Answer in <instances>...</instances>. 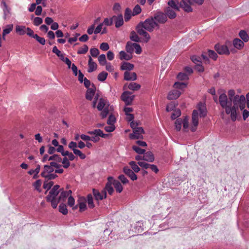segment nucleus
<instances>
[{
  "instance_id": "1",
  "label": "nucleus",
  "mask_w": 249,
  "mask_h": 249,
  "mask_svg": "<svg viewBox=\"0 0 249 249\" xmlns=\"http://www.w3.org/2000/svg\"><path fill=\"white\" fill-rule=\"evenodd\" d=\"M156 27L159 28V25H158V23L154 20V18L151 17L145 19L144 22H140L137 25L136 30L139 35L143 36V41L147 42L150 39V36L145 30L151 32L153 31Z\"/></svg>"
},
{
  "instance_id": "2",
  "label": "nucleus",
  "mask_w": 249,
  "mask_h": 249,
  "mask_svg": "<svg viewBox=\"0 0 249 249\" xmlns=\"http://www.w3.org/2000/svg\"><path fill=\"white\" fill-rule=\"evenodd\" d=\"M88 134L90 135H94L93 137H90V141L97 142L99 141V137L106 138L109 136L108 134H104L103 131L101 129H95L93 131H89L87 132Z\"/></svg>"
},
{
  "instance_id": "3",
  "label": "nucleus",
  "mask_w": 249,
  "mask_h": 249,
  "mask_svg": "<svg viewBox=\"0 0 249 249\" xmlns=\"http://www.w3.org/2000/svg\"><path fill=\"white\" fill-rule=\"evenodd\" d=\"M233 103L236 109H238V106L241 110H243L246 106V99L244 95H236L233 97Z\"/></svg>"
},
{
  "instance_id": "4",
  "label": "nucleus",
  "mask_w": 249,
  "mask_h": 249,
  "mask_svg": "<svg viewBox=\"0 0 249 249\" xmlns=\"http://www.w3.org/2000/svg\"><path fill=\"white\" fill-rule=\"evenodd\" d=\"M225 108V112L227 114H231V118L232 121H235L237 119V110L236 107L233 106L231 107V102H229V105L226 107H223Z\"/></svg>"
},
{
  "instance_id": "5",
  "label": "nucleus",
  "mask_w": 249,
  "mask_h": 249,
  "mask_svg": "<svg viewBox=\"0 0 249 249\" xmlns=\"http://www.w3.org/2000/svg\"><path fill=\"white\" fill-rule=\"evenodd\" d=\"M152 17L154 18V20L158 23V25H159V24H164L167 20V16L164 13L160 11L157 12Z\"/></svg>"
},
{
  "instance_id": "6",
  "label": "nucleus",
  "mask_w": 249,
  "mask_h": 249,
  "mask_svg": "<svg viewBox=\"0 0 249 249\" xmlns=\"http://www.w3.org/2000/svg\"><path fill=\"white\" fill-rule=\"evenodd\" d=\"M132 94L131 92L126 91L123 92L121 95V99L124 101L126 105H131L133 101L135 96H129Z\"/></svg>"
},
{
  "instance_id": "7",
  "label": "nucleus",
  "mask_w": 249,
  "mask_h": 249,
  "mask_svg": "<svg viewBox=\"0 0 249 249\" xmlns=\"http://www.w3.org/2000/svg\"><path fill=\"white\" fill-rule=\"evenodd\" d=\"M144 133L143 129L142 127H140L134 130L133 133L129 134V138L130 139H143L142 134Z\"/></svg>"
},
{
  "instance_id": "8",
  "label": "nucleus",
  "mask_w": 249,
  "mask_h": 249,
  "mask_svg": "<svg viewBox=\"0 0 249 249\" xmlns=\"http://www.w3.org/2000/svg\"><path fill=\"white\" fill-rule=\"evenodd\" d=\"M192 120L193 126H191V130L192 132H195L198 124V113L196 110L193 111Z\"/></svg>"
},
{
  "instance_id": "9",
  "label": "nucleus",
  "mask_w": 249,
  "mask_h": 249,
  "mask_svg": "<svg viewBox=\"0 0 249 249\" xmlns=\"http://www.w3.org/2000/svg\"><path fill=\"white\" fill-rule=\"evenodd\" d=\"M214 48L219 54L228 55L230 54L229 50L226 45L216 44L214 46Z\"/></svg>"
},
{
  "instance_id": "10",
  "label": "nucleus",
  "mask_w": 249,
  "mask_h": 249,
  "mask_svg": "<svg viewBox=\"0 0 249 249\" xmlns=\"http://www.w3.org/2000/svg\"><path fill=\"white\" fill-rule=\"evenodd\" d=\"M123 172L126 175L129 177L131 180L134 181L137 179V176L135 174V172L128 167H124L123 168Z\"/></svg>"
},
{
  "instance_id": "11",
  "label": "nucleus",
  "mask_w": 249,
  "mask_h": 249,
  "mask_svg": "<svg viewBox=\"0 0 249 249\" xmlns=\"http://www.w3.org/2000/svg\"><path fill=\"white\" fill-rule=\"evenodd\" d=\"M93 194L95 199L97 200H102L107 196V194L105 190H102L101 192H100L98 190L93 189Z\"/></svg>"
},
{
  "instance_id": "12",
  "label": "nucleus",
  "mask_w": 249,
  "mask_h": 249,
  "mask_svg": "<svg viewBox=\"0 0 249 249\" xmlns=\"http://www.w3.org/2000/svg\"><path fill=\"white\" fill-rule=\"evenodd\" d=\"M112 20L115 23V27L119 28L123 25L124 23V20L123 16L122 14H120L117 16H114L112 17Z\"/></svg>"
},
{
  "instance_id": "13",
  "label": "nucleus",
  "mask_w": 249,
  "mask_h": 249,
  "mask_svg": "<svg viewBox=\"0 0 249 249\" xmlns=\"http://www.w3.org/2000/svg\"><path fill=\"white\" fill-rule=\"evenodd\" d=\"M137 76L135 72L125 71L124 73V79L126 81H134L137 79Z\"/></svg>"
},
{
  "instance_id": "14",
  "label": "nucleus",
  "mask_w": 249,
  "mask_h": 249,
  "mask_svg": "<svg viewBox=\"0 0 249 249\" xmlns=\"http://www.w3.org/2000/svg\"><path fill=\"white\" fill-rule=\"evenodd\" d=\"M113 180V177H109L107 178V182L105 188L104 190L106 191V192H107L109 195H112L114 190L112 187V181Z\"/></svg>"
},
{
  "instance_id": "15",
  "label": "nucleus",
  "mask_w": 249,
  "mask_h": 249,
  "mask_svg": "<svg viewBox=\"0 0 249 249\" xmlns=\"http://www.w3.org/2000/svg\"><path fill=\"white\" fill-rule=\"evenodd\" d=\"M197 108L200 112V117H204L207 115V108L205 104L200 102L197 105Z\"/></svg>"
},
{
  "instance_id": "16",
  "label": "nucleus",
  "mask_w": 249,
  "mask_h": 249,
  "mask_svg": "<svg viewBox=\"0 0 249 249\" xmlns=\"http://www.w3.org/2000/svg\"><path fill=\"white\" fill-rule=\"evenodd\" d=\"M86 200L84 197H80L78 200L77 206H79V211L82 212L84 211L87 209Z\"/></svg>"
},
{
  "instance_id": "17",
  "label": "nucleus",
  "mask_w": 249,
  "mask_h": 249,
  "mask_svg": "<svg viewBox=\"0 0 249 249\" xmlns=\"http://www.w3.org/2000/svg\"><path fill=\"white\" fill-rule=\"evenodd\" d=\"M176 10H174L171 8V7H167L164 9V14L170 19L175 18L177 14L176 13Z\"/></svg>"
},
{
  "instance_id": "18",
  "label": "nucleus",
  "mask_w": 249,
  "mask_h": 249,
  "mask_svg": "<svg viewBox=\"0 0 249 249\" xmlns=\"http://www.w3.org/2000/svg\"><path fill=\"white\" fill-rule=\"evenodd\" d=\"M190 0H182L180 2V6L183 8L184 11L189 12L192 11V9L190 6Z\"/></svg>"
},
{
  "instance_id": "19",
  "label": "nucleus",
  "mask_w": 249,
  "mask_h": 249,
  "mask_svg": "<svg viewBox=\"0 0 249 249\" xmlns=\"http://www.w3.org/2000/svg\"><path fill=\"white\" fill-rule=\"evenodd\" d=\"M219 101L220 105L222 107H226L229 105L228 98L225 93L221 94L219 97Z\"/></svg>"
},
{
  "instance_id": "20",
  "label": "nucleus",
  "mask_w": 249,
  "mask_h": 249,
  "mask_svg": "<svg viewBox=\"0 0 249 249\" xmlns=\"http://www.w3.org/2000/svg\"><path fill=\"white\" fill-rule=\"evenodd\" d=\"M60 186L58 185H54L53 188L49 192V195L47 196H50L51 197H56L57 196L61 189H59Z\"/></svg>"
},
{
  "instance_id": "21",
  "label": "nucleus",
  "mask_w": 249,
  "mask_h": 249,
  "mask_svg": "<svg viewBox=\"0 0 249 249\" xmlns=\"http://www.w3.org/2000/svg\"><path fill=\"white\" fill-rule=\"evenodd\" d=\"M181 93L178 90H173L169 92L167 98L169 100H175L178 98Z\"/></svg>"
},
{
  "instance_id": "22",
  "label": "nucleus",
  "mask_w": 249,
  "mask_h": 249,
  "mask_svg": "<svg viewBox=\"0 0 249 249\" xmlns=\"http://www.w3.org/2000/svg\"><path fill=\"white\" fill-rule=\"evenodd\" d=\"M46 198L47 201L50 202L51 203V206L53 208H56L58 203L60 201H59V199L57 200L56 197H51L50 196H47Z\"/></svg>"
},
{
  "instance_id": "23",
  "label": "nucleus",
  "mask_w": 249,
  "mask_h": 249,
  "mask_svg": "<svg viewBox=\"0 0 249 249\" xmlns=\"http://www.w3.org/2000/svg\"><path fill=\"white\" fill-rule=\"evenodd\" d=\"M89 59L88 62L89 69L88 71L89 72H91L97 69V64L95 62L93 61V60L90 56H89Z\"/></svg>"
},
{
  "instance_id": "24",
  "label": "nucleus",
  "mask_w": 249,
  "mask_h": 249,
  "mask_svg": "<svg viewBox=\"0 0 249 249\" xmlns=\"http://www.w3.org/2000/svg\"><path fill=\"white\" fill-rule=\"evenodd\" d=\"M143 160L148 162H153L154 160V156L150 151L143 153Z\"/></svg>"
},
{
  "instance_id": "25",
  "label": "nucleus",
  "mask_w": 249,
  "mask_h": 249,
  "mask_svg": "<svg viewBox=\"0 0 249 249\" xmlns=\"http://www.w3.org/2000/svg\"><path fill=\"white\" fill-rule=\"evenodd\" d=\"M112 184L113 185L116 192L120 193L122 192L123 188L121 183L117 180L114 179L112 181Z\"/></svg>"
},
{
  "instance_id": "26",
  "label": "nucleus",
  "mask_w": 249,
  "mask_h": 249,
  "mask_svg": "<svg viewBox=\"0 0 249 249\" xmlns=\"http://www.w3.org/2000/svg\"><path fill=\"white\" fill-rule=\"evenodd\" d=\"M96 88H89L86 94V98L91 101L92 99L95 92Z\"/></svg>"
},
{
  "instance_id": "27",
  "label": "nucleus",
  "mask_w": 249,
  "mask_h": 249,
  "mask_svg": "<svg viewBox=\"0 0 249 249\" xmlns=\"http://www.w3.org/2000/svg\"><path fill=\"white\" fill-rule=\"evenodd\" d=\"M119 58L121 60H129L132 58V55L127 54L124 51H122L119 53Z\"/></svg>"
},
{
  "instance_id": "28",
  "label": "nucleus",
  "mask_w": 249,
  "mask_h": 249,
  "mask_svg": "<svg viewBox=\"0 0 249 249\" xmlns=\"http://www.w3.org/2000/svg\"><path fill=\"white\" fill-rule=\"evenodd\" d=\"M134 65L128 62H124L121 66V70L131 71L134 68Z\"/></svg>"
},
{
  "instance_id": "29",
  "label": "nucleus",
  "mask_w": 249,
  "mask_h": 249,
  "mask_svg": "<svg viewBox=\"0 0 249 249\" xmlns=\"http://www.w3.org/2000/svg\"><path fill=\"white\" fill-rule=\"evenodd\" d=\"M71 191L69 190L68 191H62L61 192L60 195L59 196L58 199L59 201H65L67 197H69V196L71 194Z\"/></svg>"
},
{
  "instance_id": "30",
  "label": "nucleus",
  "mask_w": 249,
  "mask_h": 249,
  "mask_svg": "<svg viewBox=\"0 0 249 249\" xmlns=\"http://www.w3.org/2000/svg\"><path fill=\"white\" fill-rule=\"evenodd\" d=\"M135 43H132L130 41L127 42L125 46V50L127 53L132 54L134 52V45Z\"/></svg>"
},
{
  "instance_id": "31",
  "label": "nucleus",
  "mask_w": 249,
  "mask_h": 249,
  "mask_svg": "<svg viewBox=\"0 0 249 249\" xmlns=\"http://www.w3.org/2000/svg\"><path fill=\"white\" fill-rule=\"evenodd\" d=\"M233 44L236 48L238 49H241L244 45V42L239 38H235L233 40Z\"/></svg>"
},
{
  "instance_id": "32",
  "label": "nucleus",
  "mask_w": 249,
  "mask_h": 249,
  "mask_svg": "<svg viewBox=\"0 0 249 249\" xmlns=\"http://www.w3.org/2000/svg\"><path fill=\"white\" fill-rule=\"evenodd\" d=\"M54 171L53 168L51 165H45L43 167V171L41 173H44V175L52 173Z\"/></svg>"
},
{
  "instance_id": "33",
  "label": "nucleus",
  "mask_w": 249,
  "mask_h": 249,
  "mask_svg": "<svg viewBox=\"0 0 249 249\" xmlns=\"http://www.w3.org/2000/svg\"><path fill=\"white\" fill-rule=\"evenodd\" d=\"M128 88L129 89L137 91L140 89L141 85L136 83L132 82L129 84Z\"/></svg>"
},
{
  "instance_id": "34",
  "label": "nucleus",
  "mask_w": 249,
  "mask_h": 249,
  "mask_svg": "<svg viewBox=\"0 0 249 249\" xmlns=\"http://www.w3.org/2000/svg\"><path fill=\"white\" fill-rule=\"evenodd\" d=\"M26 28L23 26H17L16 27V31L20 35H23L26 33Z\"/></svg>"
},
{
  "instance_id": "35",
  "label": "nucleus",
  "mask_w": 249,
  "mask_h": 249,
  "mask_svg": "<svg viewBox=\"0 0 249 249\" xmlns=\"http://www.w3.org/2000/svg\"><path fill=\"white\" fill-rule=\"evenodd\" d=\"M168 4L169 6L168 7H171V9H174V10L179 11V6L175 0H169L168 2Z\"/></svg>"
},
{
  "instance_id": "36",
  "label": "nucleus",
  "mask_w": 249,
  "mask_h": 249,
  "mask_svg": "<svg viewBox=\"0 0 249 249\" xmlns=\"http://www.w3.org/2000/svg\"><path fill=\"white\" fill-rule=\"evenodd\" d=\"M13 25L8 24L7 25L5 28L3 30L2 35L5 36L6 35L9 34L13 30Z\"/></svg>"
},
{
  "instance_id": "37",
  "label": "nucleus",
  "mask_w": 249,
  "mask_h": 249,
  "mask_svg": "<svg viewBox=\"0 0 249 249\" xmlns=\"http://www.w3.org/2000/svg\"><path fill=\"white\" fill-rule=\"evenodd\" d=\"M129 164L134 172L138 173L140 171V167L138 166L135 161H131L129 163Z\"/></svg>"
},
{
  "instance_id": "38",
  "label": "nucleus",
  "mask_w": 249,
  "mask_h": 249,
  "mask_svg": "<svg viewBox=\"0 0 249 249\" xmlns=\"http://www.w3.org/2000/svg\"><path fill=\"white\" fill-rule=\"evenodd\" d=\"M41 176L42 177L45 178V179H47L48 180L54 179L56 178L57 177V175H56L55 174H52V173H50V174H47L46 175H44V173H41Z\"/></svg>"
},
{
  "instance_id": "39",
  "label": "nucleus",
  "mask_w": 249,
  "mask_h": 249,
  "mask_svg": "<svg viewBox=\"0 0 249 249\" xmlns=\"http://www.w3.org/2000/svg\"><path fill=\"white\" fill-rule=\"evenodd\" d=\"M75 200L73 197L70 196L68 197V204L69 206L72 208L73 210H76L77 208V205L74 206Z\"/></svg>"
},
{
  "instance_id": "40",
  "label": "nucleus",
  "mask_w": 249,
  "mask_h": 249,
  "mask_svg": "<svg viewBox=\"0 0 249 249\" xmlns=\"http://www.w3.org/2000/svg\"><path fill=\"white\" fill-rule=\"evenodd\" d=\"M132 16V11L131 9L128 8H127L125 9V11L124 13V18L125 21H128L131 17Z\"/></svg>"
},
{
  "instance_id": "41",
  "label": "nucleus",
  "mask_w": 249,
  "mask_h": 249,
  "mask_svg": "<svg viewBox=\"0 0 249 249\" xmlns=\"http://www.w3.org/2000/svg\"><path fill=\"white\" fill-rule=\"evenodd\" d=\"M239 36L242 38V39L245 41L247 42L249 40V36L244 30H241L239 33Z\"/></svg>"
},
{
  "instance_id": "42",
  "label": "nucleus",
  "mask_w": 249,
  "mask_h": 249,
  "mask_svg": "<svg viewBox=\"0 0 249 249\" xmlns=\"http://www.w3.org/2000/svg\"><path fill=\"white\" fill-rule=\"evenodd\" d=\"M130 38L131 40L135 42H140V39L138 35L134 32L132 31L130 33Z\"/></svg>"
},
{
  "instance_id": "43",
  "label": "nucleus",
  "mask_w": 249,
  "mask_h": 249,
  "mask_svg": "<svg viewBox=\"0 0 249 249\" xmlns=\"http://www.w3.org/2000/svg\"><path fill=\"white\" fill-rule=\"evenodd\" d=\"M106 101L105 99L101 98L99 100L97 108L99 110H102L106 107Z\"/></svg>"
},
{
  "instance_id": "44",
  "label": "nucleus",
  "mask_w": 249,
  "mask_h": 249,
  "mask_svg": "<svg viewBox=\"0 0 249 249\" xmlns=\"http://www.w3.org/2000/svg\"><path fill=\"white\" fill-rule=\"evenodd\" d=\"M59 211L64 215L68 213V210L66 205L64 203H61L59 206Z\"/></svg>"
},
{
  "instance_id": "45",
  "label": "nucleus",
  "mask_w": 249,
  "mask_h": 249,
  "mask_svg": "<svg viewBox=\"0 0 249 249\" xmlns=\"http://www.w3.org/2000/svg\"><path fill=\"white\" fill-rule=\"evenodd\" d=\"M48 160H54V161L61 162L62 159L60 156L57 154H54L49 157Z\"/></svg>"
},
{
  "instance_id": "46",
  "label": "nucleus",
  "mask_w": 249,
  "mask_h": 249,
  "mask_svg": "<svg viewBox=\"0 0 249 249\" xmlns=\"http://www.w3.org/2000/svg\"><path fill=\"white\" fill-rule=\"evenodd\" d=\"M107 73L105 71L100 72L98 75V80L101 82H104L107 76Z\"/></svg>"
},
{
  "instance_id": "47",
  "label": "nucleus",
  "mask_w": 249,
  "mask_h": 249,
  "mask_svg": "<svg viewBox=\"0 0 249 249\" xmlns=\"http://www.w3.org/2000/svg\"><path fill=\"white\" fill-rule=\"evenodd\" d=\"M89 50L88 46L85 44L82 47L80 48L77 51V53L79 54H85L87 53Z\"/></svg>"
},
{
  "instance_id": "48",
  "label": "nucleus",
  "mask_w": 249,
  "mask_h": 249,
  "mask_svg": "<svg viewBox=\"0 0 249 249\" xmlns=\"http://www.w3.org/2000/svg\"><path fill=\"white\" fill-rule=\"evenodd\" d=\"M87 202L88 203L89 207L90 208H93L94 207V204L93 203V197L91 194H89L87 196Z\"/></svg>"
},
{
  "instance_id": "49",
  "label": "nucleus",
  "mask_w": 249,
  "mask_h": 249,
  "mask_svg": "<svg viewBox=\"0 0 249 249\" xmlns=\"http://www.w3.org/2000/svg\"><path fill=\"white\" fill-rule=\"evenodd\" d=\"M53 185V182L52 181H48V180H46L44 181L43 183V188L45 189H47V191L50 190L51 187Z\"/></svg>"
},
{
  "instance_id": "50",
  "label": "nucleus",
  "mask_w": 249,
  "mask_h": 249,
  "mask_svg": "<svg viewBox=\"0 0 249 249\" xmlns=\"http://www.w3.org/2000/svg\"><path fill=\"white\" fill-rule=\"evenodd\" d=\"M98 61L100 64L102 66H104L107 63L106 56L104 54H102L98 57Z\"/></svg>"
},
{
  "instance_id": "51",
  "label": "nucleus",
  "mask_w": 249,
  "mask_h": 249,
  "mask_svg": "<svg viewBox=\"0 0 249 249\" xmlns=\"http://www.w3.org/2000/svg\"><path fill=\"white\" fill-rule=\"evenodd\" d=\"M73 152L75 155L78 156L82 160L85 159L86 157V155L78 149H73Z\"/></svg>"
},
{
  "instance_id": "52",
  "label": "nucleus",
  "mask_w": 249,
  "mask_h": 249,
  "mask_svg": "<svg viewBox=\"0 0 249 249\" xmlns=\"http://www.w3.org/2000/svg\"><path fill=\"white\" fill-rule=\"evenodd\" d=\"M90 53L93 57H96L99 54V51L96 48H93L90 50Z\"/></svg>"
},
{
  "instance_id": "53",
  "label": "nucleus",
  "mask_w": 249,
  "mask_h": 249,
  "mask_svg": "<svg viewBox=\"0 0 249 249\" xmlns=\"http://www.w3.org/2000/svg\"><path fill=\"white\" fill-rule=\"evenodd\" d=\"M182 120L180 118L178 119L175 122L176 129L177 131H180L181 128Z\"/></svg>"
},
{
  "instance_id": "54",
  "label": "nucleus",
  "mask_w": 249,
  "mask_h": 249,
  "mask_svg": "<svg viewBox=\"0 0 249 249\" xmlns=\"http://www.w3.org/2000/svg\"><path fill=\"white\" fill-rule=\"evenodd\" d=\"M177 78L179 80H185L188 79V76L184 72H179L177 75Z\"/></svg>"
},
{
  "instance_id": "55",
  "label": "nucleus",
  "mask_w": 249,
  "mask_h": 249,
  "mask_svg": "<svg viewBox=\"0 0 249 249\" xmlns=\"http://www.w3.org/2000/svg\"><path fill=\"white\" fill-rule=\"evenodd\" d=\"M142 11L141 7L139 5H136L133 10L132 15L135 16L139 14Z\"/></svg>"
},
{
  "instance_id": "56",
  "label": "nucleus",
  "mask_w": 249,
  "mask_h": 249,
  "mask_svg": "<svg viewBox=\"0 0 249 249\" xmlns=\"http://www.w3.org/2000/svg\"><path fill=\"white\" fill-rule=\"evenodd\" d=\"M186 87V85L184 83L176 82L174 85L175 89H182Z\"/></svg>"
},
{
  "instance_id": "57",
  "label": "nucleus",
  "mask_w": 249,
  "mask_h": 249,
  "mask_svg": "<svg viewBox=\"0 0 249 249\" xmlns=\"http://www.w3.org/2000/svg\"><path fill=\"white\" fill-rule=\"evenodd\" d=\"M175 107H176L175 103L173 102H172L167 105L166 110L167 112H170L172 110H174V109Z\"/></svg>"
},
{
  "instance_id": "58",
  "label": "nucleus",
  "mask_w": 249,
  "mask_h": 249,
  "mask_svg": "<svg viewBox=\"0 0 249 249\" xmlns=\"http://www.w3.org/2000/svg\"><path fill=\"white\" fill-rule=\"evenodd\" d=\"M132 149L138 154H142L144 153L145 150L141 148L138 146L133 145L132 146Z\"/></svg>"
},
{
  "instance_id": "59",
  "label": "nucleus",
  "mask_w": 249,
  "mask_h": 249,
  "mask_svg": "<svg viewBox=\"0 0 249 249\" xmlns=\"http://www.w3.org/2000/svg\"><path fill=\"white\" fill-rule=\"evenodd\" d=\"M208 54L210 58L214 60H215L217 58V55L216 53L213 50H208Z\"/></svg>"
},
{
  "instance_id": "60",
  "label": "nucleus",
  "mask_w": 249,
  "mask_h": 249,
  "mask_svg": "<svg viewBox=\"0 0 249 249\" xmlns=\"http://www.w3.org/2000/svg\"><path fill=\"white\" fill-rule=\"evenodd\" d=\"M62 163L63 164V166L64 168H68L70 165V162L69 161L68 158L64 157L61 161Z\"/></svg>"
},
{
  "instance_id": "61",
  "label": "nucleus",
  "mask_w": 249,
  "mask_h": 249,
  "mask_svg": "<svg viewBox=\"0 0 249 249\" xmlns=\"http://www.w3.org/2000/svg\"><path fill=\"white\" fill-rule=\"evenodd\" d=\"M116 122V118L115 116L112 114L110 115L107 119V124H108L114 125Z\"/></svg>"
},
{
  "instance_id": "62",
  "label": "nucleus",
  "mask_w": 249,
  "mask_h": 249,
  "mask_svg": "<svg viewBox=\"0 0 249 249\" xmlns=\"http://www.w3.org/2000/svg\"><path fill=\"white\" fill-rule=\"evenodd\" d=\"M181 115V112L179 109H176L171 115V118L173 120L176 119Z\"/></svg>"
},
{
  "instance_id": "63",
  "label": "nucleus",
  "mask_w": 249,
  "mask_h": 249,
  "mask_svg": "<svg viewBox=\"0 0 249 249\" xmlns=\"http://www.w3.org/2000/svg\"><path fill=\"white\" fill-rule=\"evenodd\" d=\"M1 5L3 8L4 14L5 15V16H6L9 13V10L8 8V6L4 1H2L1 2Z\"/></svg>"
},
{
  "instance_id": "64",
  "label": "nucleus",
  "mask_w": 249,
  "mask_h": 249,
  "mask_svg": "<svg viewBox=\"0 0 249 249\" xmlns=\"http://www.w3.org/2000/svg\"><path fill=\"white\" fill-rule=\"evenodd\" d=\"M118 178L121 181V182L124 184L128 183L129 182L128 180L124 176V175H120V176H119Z\"/></svg>"
}]
</instances>
